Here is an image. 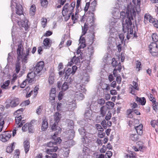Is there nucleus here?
Masks as SVG:
<instances>
[{
	"label": "nucleus",
	"instance_id": "nucleus-63",
	"mask_svg": "<svg viewBox=\"0 0 158 158\" xmlns=\"http://www.w3.org/2000/svg\"><path fill=\"white\" fill-rule=\"evenodd\" d=\"M27 82L28 83V81H27L26 79L25 81H23L22 83L20 85V87L22 88H24Z\"/></svg>",
	"mask_w": 158,
	"mask_h": 158
},
{
	"label": "nucleus",
	"instance_id": "nucleus-31",
	"mask_svg": "<svg viewBox=\"0 0 158 158\" xmlns=\"http://www.w3.org/2000/svg\"><path fill=\"white\" fill-rule=\"evenodd\" d=\"M74 133V131L73 130H70L68 131V134L69 136V138L70 140L74 138L75 135Z\"/></svg>",
	"mask_w": 158,
	"mask_h": 158
},
{
	"label": "nucleus",
	"instance_id": "nucleus-44",
	"mask_svg": "<svg viewBox=\"0 0 158 158\" xmlns=\"http://www.w3.org/2000/svg\"><path fill=\"white\" fill-rule=\"evenodd\" d=\"M4 123V118H0V132L2 130L3 125Z\"/></svg>",
	"mask_w": 158,
	"mask_h": 158
},
{
	"label": "nucleus",
	"instance_id": "nucleus-41",
	"mask_svg": "<svg viewBox=\"0 0 158 158\" xmlns=\"http://www.w3.org/2000/svg\"><path fill=\"white\" fill-rule=\"evenodd\" d=\"M23 108H20L17 110H16L14 113V115H15V116L16 115H22V114L23 112Z\"/></svg>",
	"mask_w": 158,
	"mask_h": 158
},
{
	"label": "nucleus",
	"instance_id": "nucleus-5",
	"mask_svg": "<svg viewBox=\"0 0 158 158\" xmlns=\"http://www.w3.org/2000/svg\"><path fill=\"white\" fill-rule=\"evenodd\" d=\"M94 20V18L93 16H89L88 17L86 20V23L85 24L83 28H82V33L83 35H85L86 32L87 30V28L88 27V26H91L93 25Z\"/></svg>",
	"mask_w": 158,
	"mask_h": 158
},
{
	"label": "nucleus",
	"instance_id": "nucleus-54",
	"mask_svg": "<svg viewBox=\"0 0 158 158\" xmlns=\"http://www.w3.org/2000/svg\"><path fill=\"white\" fill-rule=\"evenodd\" d=\"M20 152L19 150H16L14 153V158H19Z\"/></svg>",
	"mask_w": 158,
	"mask_h": 158
},
{
	"label": "nucleus",
	"instance_id": "nucleus-34",
	"mask_svg": "<svg viewBox=\"0 0 158 158\" xmlns=\"http://www.w3.org/2000/svg\"><path fill=\"white\" fill-rule=\"evenodd\" d=\"M10 83V81L7 80L4 82L3 85L1 86V88L2 89H8V86Z\"/></svg>",
	"mask_w": 158,
	"mask_h": 158
},
{
	"label": "nucleus",
	"instance_id": "nucleus-33",
	"mask_svg": "<svg viewBox=\"0 0 158 158\" xmlns=\"http://www.w3.org/2000/svg\"><path fill=\"white\" fill-rule=\"evenodd\" d=\"M136 156L134 152H132L131 153H129L128 154H126L124 156V158H136Z\"/></svg>",
	"mask_w": 158,
	"mask_h": 158
},
{
	"label": "nucleus",
	"instance_id": "nucleus-11",
	"mask_svg": "<svg viewBox=\"0 0 158 158\" xmlns=\"http://www.w3.org/2000/svg\"><path fill=\"white\" fill-rule=\"evenodd\" d=\"M11 104V107L12 108L14 107L17 106L19 103L20 101L18 98H14L11 100H8ZM7 102L8 101H7Z\"/></svg>",
	"mask_w": 158,
	"mask_h": 158
},
{
	"label": "nucleus",
	"instance_id": "nucleus-43",
	"mask_svg": "<svg viewBox=\"0 0 158 158\" xmlns=\"http://www.w3.org/2000/svg\"><path fill=\"white\" fill-rule=\"evenodd\" d=\"M148 96L149 100L151 101L152 103H155L156 101V99L153 97V95L151 94H148Z\"/></svg>",
	"mask_w": 158,
	"mask_h": 158
},
{
	"label": "nucleus",
	"instance_id": "nucleus-29",
	"mask_svg": "<svg viewBox=\"0 0 158 158\" xmlns=\"http://www.w3.org/2000/svg\"><path fill=\"white\" fill-rule=\"evenodd\" d=\"M43 44L45 46L50 47L51 43H50V39L48 38L45 39L43 41Z\"/></svg>",
	"mask_w": 158,
	"mask_h": 158
},
{
	"label": "nucleus",
	"instance_id": "nucleus-3",
	"mask_svg": "<svg viewBox=\"0 0 158 158\" xmlns=\"http://www.w3.org/2000/svg\"><path fill=\"white\" fill-rule=\"evenodd\" d=\"M51 129L52 131H55L56 132L52 137V139L54 140V143L55 144H59L61 142V140L60 138H56V135H57L60 131L61 129L59 126H56L55 123H54L51 127Z\"/></svg>",
	"mask_w": 158,
	"mask_h": 158
},
{
	"label": "nucleus",
	"instance_id": "nucleus-7",
	"mask_svg": "<svg viewBox=\"0 0 158 158\" xmlns=\"http://www.w3.org/2000/svg\"><path fill=\"white\" fill-rule=\"evenodd\" d=\"M23 48L21 44L18 45V48L17 49V59L18 61L21 60L22 62Z\"/></svg>",
	"mask_w": 158,
	"mask_h": 158
},
{
	"label": "nucleus",
	"instance_id": "nucleus-13",
	"mask_svg": "<svg viewBox=\"0 0 158 158\" xmlns=\"http://www.w3.org/2000/svg\"><path fill=\"white\" fill-rule=\"evenodd\" d=\"M36 74H37L35 71L34 72H31L28 73L27 75V81H28V83H31L34 81V78Z\"/></svg>",
	"mask_w": 158,
	"mask_h": 158
},
{
	"label": "nucleus",
	"instance_id": "nucleus-19",
	"mask_svg": "<svg viewBox=\"0 0 158 158\" xmlns=\"http://www.w3.org/2000/svg\"><path fill=\"white\" fill-rule=\"evenodd\" d=\"M78 12L79 10H76L75 14H72L71 19L74 23H76L78 20L79 18Z\"/></svg>",
	"mask_w": 158,
	"mask_h": 158
},
{
	"label": "nucleus",
	"instance_id": "nucleus-27",
	"mask_svg": "<svg viewBox=\"0 0 158 158\" xmlns=\"http://www.w3.org/2000/svg\"><path fill=\"white\" fill-rule=\"evenodd\" d=\"M54 77V74L53 73H52L50 74L48 79V81L49 84H52L54 83L55 81Z\"/></svg>",
	"mask_w": 158,
	"mask_h": 158
},
{
	"label": "nucleus",
	"instance_id": "nucleus-53",
	"mask_svg": "<svg viewBox=\"0 0 158 158\" xmlns=\"http://www.w3.org/2000/svg\"><path fill=\"white\" fill-rule=\"evenodd\" d=\"M49 99L50 101H53L54 102L55 101L56 97V94H50Z\"/></svg>",
	"mask_w": 158,
	"mask_h": 158
},
{
	"label": "nucleus",
	"instance_id": "nucleus-57",
	"mask_svg": "<svg viewBox=\"0 0 158 158\" xmlns=\"http://www.w3.org/2000/svg\"><path fill=\"white\" fill-rule=\"evenodd\" d=\"M29 125V123H26L22 127V130L23 131H25L27 130Z\"/></svg>",
	"mask_w": 158,
	"mask_h": 158
},
{
	"label": "nucleus",
	"instance_id": "nucleus-35",
	"mask_svg": "<svg viewBox=\"0 0 158 158\" xmlns=\"http://www.w3.org/2000/svg\"><path fill=\"white\" fill-rule=\"evenodd\" d=\"M130 138L132 141H136L138 140L139 137L137 134H132L130 136Z\"/></svg>",
	"mask_w": 158,
	"mask_h": 158
},
{
	"label": "nucleus",
	"instance_id": "nucleus-17",
	"mask_svg": "<svg viewBox=\"0 0 158 158\" xmlns=\"http://www.w3.org/2000/svg\"><path fill=\"white\" fill-rule=\"evenodd\" d=\"M48 124L47 120L46 117H43L41 128L42 131H44L47 129Z\"/></svg>",
	"mask_w": 158,
	"mask_h": 158
},
{
	"label": "nucleus",
	"instance_id": "nucleus-20",
	"mask_svg": "<svg viewBox=\"0 0 158 158\" xmlns=\"http://www.w3.org/2000/svg\"><path fill=\"white\" fill-rule=\"evenodd\" d=\"M143 125L142 124H140L138 126H135V129L139 135H141L143 134Z\"/></svg>",
	"mask_w": 158,
	"mask_h": 158
},
{
	"label": "nucleus",
	"instance_id": "nucleus-45",
	"mask_svg": "<svg viewBox=\"0 0 158 158\" xmlns=\"http://www.w3.org/2000/svg\"><path fill=\"white\" fill-rule=\"evenodd\" d=\"M141 65V62L139 61H137L136 63V68L137 71H139L141 69V68L140 67Z\"/></svg>",
	"mask_w": 158,
	"mask_h": 158
},
{
	"label": "nucleus",
	"instance_id": "nucleus-62",
	"mask_svg": "<svg viewBox=\"0 0 158 158\" xmlns=\"http://www.w3.org/2000/svg\"><path fill=\"white\" fill-rule=\"evenodd\" d=\"M42 109L41 106H39L36 110V113L38 115L40 114L42 111Z\"/></svg>",
	"mask_w": 158,
	"mask_h": 158
},
{
	"label": "nucleus",
	"instance_id": "nucleus-51",
	"mask_svg": "<svg viewBox=\"0 0 158 158\" xmlns=\"http://www.w3.org/2000/svg\"><path fill=\"white\" fill-rule=\"evenodd\" d=\"M112 153L110 151H108L105 155V158H110L112 156Z\"/></svg>",
	"mask_w": 158,
	"mask_h": 158
},
{
	"label": "nucleus",
	"instance_id": "nucleus-24",
	"mask_svg": "<svg viewBox=\"0 0 158 158\" xmlns=\"http://www.w3.org/2000/svg\"><path fill=\"white\" fill-rule=\"evenodd\" d=\"M24 150L26 153H27L29 150L30 142L28 140L25 141L24 143Z\"/></svg>",
	"mask_w": 158,
	"mask_h": 158
},
{
	"label": "nucleus",
	"instance_id": "nucleus-37",
	"mask_svg": "<svg viewBox=\"0 0 158 158\" xmlns=\"http://www.w3.org/2000/svg\"><path fill=\"white\" fill-rule=\"evenodd\" d=\"M89 76L87 74H85L81 80V82L84 83H86L89 81Z\"/></svg>",
	"mask_w": 158,
	"mask_h": 158
},
{
	"label": "nucleus",
	"instance_id": "nucleus-16",
	"mask_svg": "<svg viewBox=\"0 0 158 158\" xmlns=\"http://www.w3.org/2000/svg\"><path fill=\"white\" fill-rule=\"evenodd\" d=\"M155 19L153 18L151 15L149 14H145L144 16V21L145 22L147 23L149 21V23H153Z\"/></svg>",
	"mask_w": 158,
	"mask_h": 158
},
{
	"label": "nucleus",
	"instance_id": "nucleus-61",
	"mask_svg": "<svg viewBox=\"0 0 158 158\" xmlns=\"http://www.w3.org/2000/svg\"><path fill=\"white\" fill-rule=\"evenodd\" d=\"M98 102L99 104L102 105H103L105 103V101L103 99L101 98L98 100Z\"/></svg>",
	"mask_w": 158,
	"mask_h": 158
},
{
	"label": "nucleus",
	"instance_id": "nucleus-4",
	"mask_svg": "<svg viewBox=\"0 0 158 158\" xmlns=\"http://www.w3.org/2000/svg\"><path fill=\"white\" fill-rule=\"evenodd\" d=\"M19 18V16L16 17V15L15 14H13L11 16L12 21L14 23L15 21L17 22L19 25V26L26 28L27 27H28V20L26 19H24V21H19L18 20Z\"/></svg>",
	"mask_w": 158,
	"mask_h": 158
},
{
	"label": "nucleus",
	"instance_id": "nucleus-60",
	"mask_svg": "<svg viewBox=\"0 0 158 158\" xmlns=\"http://www.w3.org/2000/svg\"><path fill=\"white\" fill-rule=\"evenodd\" d=\"M63 91H60L59 94L58 96V99L59 100H61L63 97L64 94L63 92Z\"/></svg>",
	"mask_w": 158,
	"mask_h": 158
},
{
	"label": "nucleus",
	"instance_id": "nucleus-38",
	"mask_svg": "<svg viewBox=\"0 0 158 158\" xmlns=\"http://www.w3.org/2000/svg\"><path fill=\"white\" fill-rule=\"evenodd\" d=\"M114 106V103L111 102H108L106 103V107H107V109H110L112 108Z\"/></svg>",
	"mask_w": 158,
	"mask_h": 158
},
{
	"label": "nucleus",
	"instance_id": "nucleus-25",
	"mask_svg": "<svg viewBox=\"0 0 158 158\" xmlns=\"http://www.w3.org/2000/svg\"><path fill=\"white\" fill-rule=\"evenodd\" d=\"M75 98L79 100H82L84 98V95L80 92H77L75 94Z\"/></svg>",
	"mask_w": 158,
	"mask_h": 158
},
{
	"label": "nucleus",
	"instance_id": "nucleus-47",
	"mask_svg": "<svg viewBox=\"0 0 158 158\" xmlns=\"http://www.w3.org/2000/svg\"><path fill=\"white\" fill-rule=\"evenodd\" d=\"M78 131L82 136H83L86 135L85 130L82 128H81L79 129Z\"/></svg>",
	"mask_w": 158,
	"mask_h": 158
},
{
	"label": "nucleus",
	"instance_id": "nucleus-32",
	"mask_svg": "<svg viewBox=\"0 0 158 158\" xmlns=\"http://www.w3.org/2000/svg\"><path fill=\"white\" fill-rule=\"evenodd\" d=\"M36 7L34 5H32L31 6L30 8V14L31 15H33L35 14L36 11Z\"/></svg>",
	"mask_w": 158,
	"mask_h": 158
},
{
	"label": "nucleus",
	"instance_id": "nucleus-28",
	"mask_svg": "<svg viewBox=\"0 0 158 158\" xmlns=\"http://www.w3.org/2000/svg\"><path fill=\"white\" fill-rule=\"evenodd\" d=\"M151 124L153 127L156 128V131H157V128H158V119L151 121Z\"/></svg>",
	"mask_w": 158,
	"mask_h": 158
},
{
	"label": "nucleus",
	"instance_id": "nucleus-52",
	"mask_svg": "<svg viewBox=\"0 0 158 158\" xmlns=\"http://www.w3.org/2000/svg\"><path fill=\"white\" fill-rule=\"evenodd\" d=\"M95 127L96 128L97 130L98 131L102 132L103 131V128L102 127V126L98 124H96L95 125Z\"/></svg>",
	"mask_w": 158,
	"mask_h": 158
},
{
	"label": "nucleus",
	"instance_id": "nucleus-46",
	"mask_svg": "<svg viewBox=\"0 0 158 158\" xmlns=\"http://www.w3.org/2000/svg\"><path fill=\"white\" fill-rule=\"evenodd\" d=\"M20 63L19 62H17L16 65V69L15 71L16 73H18L20 70Z\"/></svg>",
	"mask_w": 158,
	"mask_h": 158
},
{
	"label": "nucleus",
	"instance_id": "nucleus-50",
	"mask_svg": "<svg viewBox=\"0 0 158 158\" xmlns=\"http://www.w3.org/2000/svg\"><path fill=\"white\" fill-rule=\"evenodd\" d=\"M133 85L132 86V87L134 88L135 89L138 90H139V87L138 86V85L136 81H133Z\"/></svg>",
	"mask_w": 158,
	"mask_h": 158
},
{
	"label": "nucleus",
	"instance_id": "nucleus-55",
	"mask_svg": "<svg viewBox=\"0 0 158 158\" xmlns=\"http://www.w3.org/2000/svg\"><path fill=\"white\" fill-rule=\"evenodd\" d=\"M41 5L43 6H46L48 4L47 0H41Z\"/></svg>",
	"mask_w": 158,
	"mask_h": 158
},
{
	"label": "nucleus",
	"instance_id": "nucleus-10",
	"mask_svg": "<svg viewBox=\"0 0 158 158\" xmlns=\"http://www.w3.org/2000/svg\"><path fill=\"white\" fill-rule=\"evenodd\" d=\"M44 66V61H40L36 64L34 68V70L37 74H38L42 70Z\"/></svg>",
	"mask_w": 158,
	"mask_h": 158
},
{
	"label": "nucleus",
	"instance_id": "nucleus-49",
	"mask_svg": "<svg viewBox=\"0 0 158 158\" xmlns=\"http://www.w3.org/2000/svg\"><path fill=\"white\" fill-rule=\"evenodd\" d=\"M41 24L42 27H44L46 26L47 23V19L45 18H43L41 19Z\"/></svg>",
	"mask_w": 158,
	"mask_h": 158
},
{
	"label": "nucleus",
	"instance_id": "nucleus-21",
	"mask_svg": "<svg viewBox=\"0 0 158 158\" xmlns=\"http://www.w3.org/2000/svg\"><path fill=\"white\" fill-rule=\"evenodd\" d=\"M136 101L138 103L142 105H144L146 102V99L144 97L140 98L137 97L136 98Z\"/></svg>",
	"mask_w": 158,
	"mask_h": 158
},
{
	"label": "nucleus",
	"instance_id": "nucleus-26",
	"mask_svg": "<svg viewBox=\"0 0 158 158\" xmlns=\"http://www.w3.org/2000/svg\"><path fill=\"white\" fill-rule=\"evenodd\" d=\"M54 120L55 121L54 123H55L56 126V123H57L60 120L61 117V114L58 112H56L54 114Z\"/></svg>",
	"mask_w": 158,
	"mask_h": 158
},
{
	"label": "nucleus",
	"instance_id": "nucleus-23",
	"mask_svg": "<svg viewBox=\"0 0 158 158\" xmlns=\"http://www.w3.org/2000/svg\"><path fill=\"white\" fill-rule=\"evenodd\" d=\"M58 149V148L56 146L47 149L46 152L48 154H52V152H56L57 150Z\"/></svg>",
	"mask_w": 158,
	"mask_h": 158
},
{
	"label": "nucleus",
	"instance_id": "nucleus-36",
	"mask_svg": "<svg viewBox=\"0 0 158 158\" xmlns=\"http://www.w3.org/2000/svg\"><path fill=\"white\" fill-rule=\"evenodd\" d=\"M71 74H72V71L71 70V69L69 68L65 72L64 78L66 79H68V77Z\"/></svg>",
	"mask_w": 158,
	"mask_h": 158
},
{
	"label": "nucleus",
	"instance_id": "nucleus-8",
	"mask_svg": "<svg viewBox=\"0 0 158 158\" xmlns=\"http://www.w3.org/2000/svg\"><path fill=\"white\" fill-rule=\"evenodd\" d=\"M16 6L15 7V12L16 14L18 15H22L23 13V8L22 6L19 3H17L14 2H11V5Z\"/></svg>",
	"mask_w": 158,
	"mask_h": 158
},
{
	"label": "nucleus",
	"instance_id": "nucleus-1",
	"mask_svg": "<svg viewBox=\"0 0 158 158\" xmlns=\"http://www.w3.org/2000/svg\"><path fill=\"white\" fill-rule=\"evenodd\" d=\"M137 12L135 7L131 4L128 5L126 11L127 19L125 23H123V31L124 34H120L119 35V38L121 42L122 43L124 37L126 36L128 40L136 37V31L135 27L132 25L131 20H133V17H135Z\"/></svg>",
	"mask_w": 158,
	"mask_h": 158
},
{
	"label": "nucleus",
	"instance_id": "nucleus-42",
	"mask_svg": "<svg viewBox=\"0 0 158 158\" xmlns=\"http://www.w3.org/2000/svg\"><path fill=\"white\" fill-rule=\"evenodd\" d=\"M69 88V85L66 82H64L62 85L61 89L62 91H66Z\"/></svg>",
	"mask_w": 158,
	"mask_h": 158
},
{
	"label": "nucleus",
	"instance_id": "nucleus-18",
	"mask_svg": "<svg viewBox=\"0 0 158 158\" xmlns=\"http://www.w3.org/2000/svg\"><path fill=\"white\" fill-rule=\"evenodd\" d=\"M31 49L28 48L26 51L25 53H24L23 54V58L22 60V62L26 63L27 62V60L28 58L29 52Z\"/></svg>",
	"mask_w": 158,
	"mask_h": 158
},
{
	"label": "nucleus",
	"instance_id": "nucleus-40",
	"mask_svg": "<svg viewBox=\"0 0 158 158\" xmlns=\"http://www.w3.org/2000/svg\"><path fill=\"white\" fill-rule=\"evenodd\" d=\"M122 69V67L121 66V64L119 63L118 64V67L117 69H115L113 71V74L115 77H117V75L115 74L117 70H118L119 72H120L121 70Z\"/></svg>",
	"mask_w": 158,
	"mask_h": 158
},
{
	"label": "nucleus",
	"instance_id": "nucleus-56",
	"mask_svg": "<svg viewBox=\"0 0 158 158\" xmlns=\"http://www.w3.org/2000/svg\"><path fill=\"white\" fill-rule=\"evenodd\" d=\"M17 75L16 74H14L13 75L12 78L11 79V83L12 84H13L15 82V81L16 80L17 78Z\"/></svg>",
	"mask_w": 158,
	"mask_h": 158
},
{
	"label": "nucleus",
	"instance_id": "nucleus-58",
	"mask_svg": "<svg viewBox=\"0 0 158 158\" xmlns=\"http://www.w3.org/2000/svg\"><path fill=\"white\" fill-rule=\"evenodd\" d=\"M153 22L152 23L153 24V25L155 27L158 28V21L155 19Z\"/></svg>",
	"mask_w": 158,
	"mask_h": 158
},
{
	"label": "nucleus",
	"instance_id": "nucleus-9",
	"mask_svg": "<svg viewBox=\"0 0 158 158\" xmlns=\"http://www.w3.org/2000/svg\"><path fill=\"white\" fill-rule=\"evenodd\" d=\"M11 133L9 131L4 132L2 134L0 135V138L1 141L5 142L8 140L11 137Z\"/></svg>",
	"mask_w": 158,
	"mask_h": 158
},
{
	"label": "nucleus",
	"instance_id": "nucleus-30",
	"mask_svg": "<svg viewBox=\"0 0 158 158\" xmlns=\"http://www.w3.org/2000/svg\"><path fill=\"white\" fill-rule=\"evenodd\" d=\"M84 35L82 33L81 36L80 37L79 41H80V46H82V48H84L85 47V40L83 37H82V36Z\"/></svg>",
	"mask_w": 158,
	"mask_h": 158
},
{
	"label": "nucleus",
	"instance_id": "nucleus-12",
	"mask_svg": "<svg viewBox=\"0 0 158 158\" xmlns=\"http://www.w3.org/2000/svg\"><path fill=\"white\" fill-rule=\"evenodd\" d=\"M132 2L133 4H131L132 5L134 6L136 10L137 13H138L140 11V0H132Z\"/></svg>",
	"mask_w": 158,
	"mask_h": 158
},
{
	"label": "nucleus",
	"instance_id": "nucleus-59",
	"mask_svg": "<svg viewBox=\"0 0 158 158\" xmlns=\"http://www.w3.org/2000/svg\"><path fill=\"white\" fill-rule=\"evenodd\" d=\"M111 117V114L110 112H108L106 116L105 119L106 120L108 121L109 120Z\"/></svg>",
	"mask_w": 158,
	"mask_h": 158
},
{
	"label": "nucleus",
	"instance_id": "nucleus-64",
	"mask_svg": "<svg viewBox=\"0 0 158 158\" xmlns=\"http://www.w3.org/2000/svg\"><path fill=\"white\" fill-rule=\"evenodd\" d=\"M101 124L105 129H106L107 127V125L106 123V122L105 120H103Z\"/></svg>",
	"mask_w": 158,
	"mask_h": 158
},
{
	"label": "nucleus",
	"instance_id": "nucleus-15",
	"mask_svg": "<svg viewBox=\"0 0 158 158\" xmlns=\"http://www.w3.org/2000/svg\"><path fill=\"white\" fill-rule=\"evenodd\" d=\"M80 63V60L79 58L78 57H77L74 56L73 57L71 60L68 63V66H71L74 64H77Z\"/></svg>",
	"mask_w": 158,
	"mask_h": 158
},
{
	"label": "nucleus",
	"instance_id": "nucleus-48",
	"mask_svg": "<svg viewBox=\"0 0 158 158\" xmlns=\"http://www.w3.org/2000/svg\"><path fill=\"white\" fill-rule=\"evenodd\" d=\"M152 40L156 42L158 41V35H157L156 34H153L152 36Z\"/></svg>",
	"mask_w": 158,
	"mask_h": 158
},
{
	"label": "nucleus",
	"instance_id": "nucleus-22",
	"mask_svg": "<svg viewBox=\"0 0 158 158\" xmlns=\"http://www.w3.org/2000/svg\"><path fill=\"white\" fill-rule=\"evenodd\" d=\"M107 108L106 106H102L100 109V114L102 116H104L106 114L107 110Z\"/></svg>",
	"mask_w": 158,
	"mask_h": 158
},
{
	"label": "nucleus",
	"instance_id": "nucleus-6",
	"mask_svg": "<svg viewBox=\"0 0 158 158\" xmlns=\"http://www.w3.org/2000/svg\"><path fill=\"white\" fill-rule=\"evenodd\" d=\"M149 51L150 53L153 56L158 54V48L156 43H152L149 46Z\"/></svg>",
	"mask_w": 158,
	"mask_h": 158
},
{
	"label": "nucleus",
	"instance_id": "nucleus-39",
	"mask_svg": "<svg viewBox=\"0 0 158 158\" xmlns=\"http://www.w3.org/2000/svg\"><path fill=\"white\" fill-rule=\"evenodd\" d=\"M14 143H13L11 144V145L8 146L6 149V152L8 153H11L14 149L13 146Z\"/></svg>",
	"mask_w": 158,
	"mask_h": 158
},
{
	"label": "nucleus",
	"instance_id": "nucleus-14",
	"mask_svg": "<svg viewBox=\"0 0 158 158\" xmlns=\"http://www.w3.org/2000/svg\"><path fill=\"white\" fill-rule=\"evenodd\" d=\"M15 123L17 125V127H21L23 124L25 123V121L24 120H22L21 123V120L22 118V115H16L15 116Z\"/></svg>",
	"mask_w": 158,
	"mask_h": 158
},
{
	"label": "nucleus",
	"instance_id": "nucleus-2",
	"mask_svg": "<svg viewBox=\"0 0 158 158\" xmlns=\"http://www.w3.org/2000/svg\"><path fill=\"white\" fill-rule=\"evenodd\" d=\"M75 2H73L71 3L70 6L67 3L64 6L62 11V13L66 21L69 19L71 15L72 14L75 6Z\"/></svg>",
	"mask_w": 158,
	"mask_h": 158
}]
</instances>
